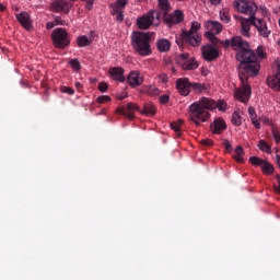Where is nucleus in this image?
I'll return each mask as SVG.
<instances>
[{
    "label": "nucleus",
    "mask_w": 280,
    "mask_h": 280,
    "mask_svg": "<svg viewBox=\"0 0 280 280\" xmlns=\"http://www.w3.org/2000/svg\"><path fill=\"white\" fill-rule=\"evenodd\" d=\"M220 47H232L236 52V60H238V78L242 82V88L235 91V97L243 104H246L250 97L252 88L247 84L249 78L258 75L260 65H258L256 54L249 49V44L241 36H234L230 39L222 40Z\"/></svg>",
    "instance_id": "f257e3e1"
},
{
    "label": "nucleus",
    "mask_w": 280,
    "mask_h": 280,
    "mask_svg": "<svg viewBox=\"0 0 280 280\" xmlns=\"http://www.w3.org/2000/svg\"><path fill=\"white\" fill-rule=\"evenodd\" d=\"M215 108L225 110L226 103L224 101L215 102L212 98L201 97L189 106V120L195 124L196 127H200L201 124H205L210 119L208 110H214Z\"/></svg>",
    "instance_id": "f03ea898"
},
{
    "label": "nucleus",
    "mask_w": 280,
    "mask_h": 280,
    "mask_svg": "<svg viewBox=\"0 0 280 280\" xmlns=\"http://www.w3.org/2000/svg\"><path fill=\"white\" fill-rule=\"evenodd\" d=\"M152 36L150 33L136 32L131 35V45L135 52L139 56H150L152 48L150 47V40Z\"/></svg>",
    "instance_id": "7ed1b4c3"
},
{
    "label": "nucleus",
    "mask_w": 280,
    "mask_h": 280,
    "mask_svg": "<svg viewBox=\"0 0 280 280\" xmlns=\"http://www.w3.org/2000/svg\"><path fill=\"white\" fill-rule=\"evenodd\" d=\"M198 30H200V24L198 22H192L189 31H183L179 36L182 44L187 43L191 47H199L201 43V37L198 35Z\"/></svg>",
    "instance_id": "20e7f679"
},
{
    "label": "nucleus",
    "mask_w": 280,
    "mask_h": 280,
    "mask_svg": "<svg viewBox=\"0 0 280 280\" xmlns=\"http://www.w3.org/2000/svg\"><path fill=\"white\" fill-rule=\"evenodd\" d=\"M161 12L150 10L147 14L137 20L139 30H150L151 25H159L161 23Z\"/></svg>",
    "instance_id": "39448f33"
},
{
    "label": "nucleus",
    "mask_w": 280,
    "mask_h": 280,
    "mask_svg": "<svg viewBox=\"0 0 280 280\" xmlns=\"http://www.w3.org/2000/svg\"><path fill=\"white\" fill-rule=\"evenodd\" d=\"M205 28L207 30L205 36L214 47H220L223 40H220L215 34H220L222 32V24L215 21H207L205 23Z\"/></svg>",
    "instance_id": "423d86ee"
},
{
    "label": "nucleus",
    "mask_w": 280,
    "mask_h": 280,
    "mask_svg": "<svg viewBox=\"0 0 280 280\" xmlns=\"http://www.w3.org/2000/svg\"><path fill=\"white\" fill-rule=\"evenodd\" d=\"M51 40L57 49H65L71 45V37L67 30L58 27L51 33Z\"/></svg>",
    "instance_id": "0eeeda50"
},
{
    "label": "nucleus",
    "mask_w": 280,
    "mask_h": 280,
    "mask_svg": "<svg viewBox=\"0 0 280 280\" xmlns=\"http://www.w3.org/2000/svg\"><path fill=\"white\" fill-rule=\"evenodd\" d=\"M234 7L241 14H247L249 19H256L257 5L252 1L236 0Z\"/></svg>",
    "instance_id": "6e6552de"
},
{
    "label": "nucleus",
    "mask_w": 280,
    "mask_h": 280,
    "mask_svg": "<svg viewBox=\"0 0 280 280\" xmlns=\"http://www.w3.org/2000/svg\"><path fill=\"white\" fill-rule=\"evenodd\" d=\"M163 21L168 27L178 25V23H183L184 21V13L180 10H175L172 14L166 13L163 15Z\"/></svg>",
    "instance_id": "1a4fd4ad"
},
{
    "label": "nucleus",
    "mask_w": 280,
    "mask_h": 280,
    "mask_svg": "<svg viewBox=\"0 0 280 280\" xmlns=\"http://www.w3.org/2000/svg\"><path fill=\"white\" fill-rule=\"evenodd\" d=\"M249 162L254 166H260L265 175H271L273 173V166L262 159L250 156Z\"/></svg>",
    "instance_id": "9d476101"
},
{
    "label": "nucleus",
    "mask_w": 280,
    "mask_h": 280,
    "mask_svg": "<svg viewBox=\"0 0 280 280\" xmlns=\"http://www.w3.org/2000/svg\"><path fill=\"white\" fill-rule=\"evenodd\" d=\"M234 19L236 21H240V23H241V34L243 36L248 37L249 30H250L252 25H254V21H256V18L255 19H252V18L245 19L241 15H234Z\"/></svg>",
    "instance_id": "9b49d317"
},
{
    "label": "nucleus",
    "mask_w": 280,
    "mask_h": 280,
    "mask_svg": "<svg viewBox=\"0 0 280 280\" xmlns=\"http://www.w3.org/2000/svg\"><path fill=\"white\" fill-rule=\"evenodd\" d=\"M178 63L182 66L184 71H194L197 69L198 63L195 59L188 58V54H182L178 59Z\"/></svg>",
    "instance_id": "f8f14e48"
},
{
    "label": "nucleus",
    "mask_w": 280,
    "mask_h": 280,
    "mask_svg": "<svg viewBox=\"0 0 280 280\" xmlns=\"http://www.w3.org/2000/svg\"><path fill=\"white\" fill-rule=\"evenodd\" d=\"M137 110H139V105H137L135 103H128L126 107L122 106V107L118 108L117 113L119 115H124L129 120H133L135 113H137Z\"/></svg>",
    "instance_id": "ddd939ff"
},
{
    "label": "nucleus",
    "mask_w": 280,
    "mask_h": 280,
    "mask_svg": "<svg viewBox=\"0 0 280 280\" xmlns=\"http://www.w3.org/2000/svg\"><path fill=\"white\" fill-rule=\"evenodd\" d=\"M202 58L207 60V62H212V60H217L219 57V52L215 47L212 45H206L201 48Z\"/></svg>",
    "instance_id": "4468645a"
},
{
    "label": "nucleus",
    "mask_w": 280,
    "mask_h": 280,
    "mask_svg": "<svg viewBox=\"0 0 280 280\" xmlns=\"http://www.w3.org/2000/svg\"><path fill=\"white\" fill-rule=\"evenodd\" d=\"M51 11L54 12H63L65 14H69V10H71V5L68 1L65 0H55L50 5Z\"/></svg>",
    "instance_id": "2eb2a0df"
},
{
    "label": "nucleus",
    "mask_w": 280,
    "mask_h": 280,
    "mask_svg": "<svg viewBox=\"0 0 280 280\" xmlns=\"http://www.w3.org/2000/svg\"><path fill=\"white\" fill-rule=\"evenodd\" d=\"M176 89L180 95H189L190 89H191V83L187 78H180L176 81Z\"/></svg>",
    "instance_id": "dca6fc26"
},
{
    "label": "nucleus",
    "mask_w": 280,
    "mask_h": 280,
    "mask_svg": "<svg viewBox=\"0 0 280 280\" xmlns=\"http://www.w3.org/2000/svg\"><path fill=\"white\" fill-rule=\"evenodd\" d=\"M210 130L213 135L219 136L226 130V124L222 118H215L210 125Z\"/></svg>",
    "instance_id": "f3484780"
},
{
    "label": "nucleus",
    "mask_w": 280,
    "mask_h": 280,
    "mask_svg": "<svg viewBox=\"0 0 280 280\" xmlns=\"http://www.w3.org/2000/svg\"><path fill=\"white\" fill-rule=\"evenodd\" d=\"M277 74L267 78V84L272 88L273 91H280V61L277 62Z\"/></svg>",
    "instance_id": "a211bd4d"
},
{
    "label": "nucleus",
    "mask_w": 280,
    "mask_h": 280,
    "mask_svg": "<svg viewBox=\"0 0 280 280\" xmlns=\"http://www.w3.org/2000/svg\"><path fill=\"white\" fill-rule=\"evenodd\" d=\"M16 20L19 21L20 25H22V27L27 30V32H31L33 24L27 12H21L20 14H16Z\"/></svg>",
    "instance_id": "6ab92c4d"
},
{
    "label": "nucleus",
    "mask_w": 280,
    "mask_h": 280,
    "mask_svg": "<svg viewBox=\"0 0 280 280\" xmlns=\"http://www.w3.org/2000/svg\"><path fill=\"white\" fill-rule=\"evenodd\" d=\"M127 82L133 88L141 86L143 84V78H141L138 71H131L127 78Z\"/></svg>",
    "instance_id": "aec40b11"
},
{
    "label": "nucleus",
    "mask_w": 280,
    "mask_h": 280,
    "mask_svg": "<svg viewBox=\"0 0 280 280\" xmlns=\"http://www.w3.org/2000/svg\"><path fill=\"white\" fill-rule=\"evenodd\" d=\"M109 75L116 82H126V77L124 75V69L119 67H114L109 69Z\"/></svg>",
    "instance_id": "412c9836"
},
{
    "label": "nucleus",
    "mask_w": 280,
    "mask_h": 280,
    "mask_svg": "<svg viewBox=\"0 0 280 280\" xmlns=\"http://www.w3.org/2000/svg\"><path fill=\"white\" fill-rule=\"evenodd\" d=\"M248 115L250 117V120H252V124L254 125V127L257 130H260L261 126H260L259 119L257 117V114L255 112V108L253 106L248 107Z\"/></svg>",
    "instance_id": "4be33fe9"
},
{
    "label": "nucleus",
    "mask_w": 280,
    "mask_h": 280,
    "mask_svg": "<svg viewBox=\"0 0 280 280\" xmlns=\"http://www.w3.org/2000/svg\"><path fill=\"white\" fill-rule=\"evenodd\" d=\"M156 47L159 51H162V52L170 51L171 43L167 39L162 38L156 42Z\"/></svg>",
    "instance_id": "5701e85b"
},
{
    "label": "nucleus",
    "mask_w": 280,
    "mask_h": 280,
    "mask_svg": "<svg viewBox=\"0 0 280 280\" xmlns=\"http://www.w3.org/2000/svg\"><path fill=\"white\" fill-rule=\"evenodd\" d=\"M159 7H160L161 14L163 16L170 13V10H171L170 0H159Z\"/></svg>",
    "instance_id": "b1692460"
},
{
    "label": "nucleus",
    "mask_w": 280,
    "mask_h": 280,
    "mask_svg": "<svg viewBox=\"0 0 280 280\" xmlns=\"http://www.w3.org/2000/svg\"><path fill=\"white\" fill-rule=\"evenodd\" d=\"M184 125V120L178 119L177 121L171 122V128L175 133L177 135L178 138L182 136V126Z\"/></svg>",
    "instance_id": "393cba45"
},
{
    "label": "nucleus",
    "mask_w": 280,
    "mask_h": 280,
    "mask_svg": "<svg viewBox=\"0 0 280 280\" xmlns=\"http://www.w3.org/2000/svg\"><path fill=\"white\" fill-rule=\"evenodd\" d=\"M234 153H235V154L233 155V159H234L237 163L243 164V163H244V158H243V155H244V150H243V148H242L241 145H237V147L235 148Z\"/></svg>",
    "instance_id": "a878e982"
},
{
    "label": "nucleus",
    "mask_w": 280,
    "mask_h": 280,
    "mask_svg": "<svg viewBox=\"0 0 280 280\" xmlns=\"http://www.w3.org/2000/svg\"><path fill=\"white\" fill-rule=\"evenodd\" d=\"M242 113L238 112V110H235L233 114H232V125L235 126V127H241L242 126V120H243V117H242Z\"/></svg>",
    "instance_id": "bb28decb"
},
{
    "label": "nucleus",
    "mask_w": 280,
    "mask_h": 280,
    "mask_svg": "<svg viewBox=\"0 0 280 280\" xmlns=\"http://www.w3.org/2000/svg\"><path fill=\"white\" fill-rule=\"evenodd\" d=\"M78 47H89L91 45V39L86 35L79 36L77 38Z\"/></svg>",
    "instance_id": "cd10ccee"
},
{
    "label": "nucleus",
    "mask_w": 280,
    "mask_h": 280,
    "mask_svg": "<svg viewBox=\"0 0 280 280\" xmlns=\"http://www.w3.org/2000/svg\"><path fill=\"white\" fill-rule=\"evenodd\" d=\"M220 20L222 23H229L231 21L229 9L224 8L220 11Z\"/></svg>",
    "instance_id": "c85d7f7f"
},
{
    "label": "nucleus",
    "mask_w": 280,
    "mask_h": 280,
    "mask_svg": "<svg viewBox=\"0 0 280 280\" xmlns=\"http://www.w3.org/2000/svg\"><path fill=\"white\" fill-rule=\"evenodd\" d=\"M258 148L261 152H265L267 154L271 153V147L265 140H259Z\"/></svg>",
    "instance_id": "c756f323"
},
{
    "label": "nucleus",
    "mask_w": 280,
    "mask_h": 280,
    "mask_svg": "<svg viewBox=\"0 0 280 280\" xmlns=\"http://www.w3.org/2000/svg\"><path fill=\"white\" fill-rule=\"evenodd\" d=\"M112 14L116 18V21H118V23L124 22V11L119 9H113Z\"/></svg>",
    "instance_id": "7c9ffc66"
},
{
    "label": "nucleus",
    "mask_w": 280,
    "mask_h": 280,
    "mask_svg": "<svg viewBox=\"0 0 280 280\" xmlns=\"http://www.w3.org/2000/svg\"><path fill=\"white\" fill-rule=\"evenodd\" d=\"M126 4H128V0H117L113 7V10L124 11V9L126 8Z\"/></svg>",
    "instance_id": "2f4dec72"
},
{
    "label": "nucleus",
    "mask_w": 280,
    "mask_h": 280,
    "mask_svg": "<svg viewBox=\"0 0 280 280\" xmlns=\"http://www.w3.org/2000/svg\"><path fill=\"white\" fill-rule=\"evenodd\" d=\"M69 65L71 69H73V71H80V69H82V65H80V60H78L77 58L71 59L69 61Z\"/></svg>",
    "instance_id": "473e14b6"
},
{
    "label": "nucleus",
    "mask_w": 280,
    "mask_h": 280,
    "mask_svg": "<svg viewBox=\"0 0 280 280\" xmlns=\"http://www.w3.org/2000/svg\"><path fill=\"white\" fill-rule=\"evenodd\" d=\"M254 26L260 32V30H264V27L267 26V23L262 19H256L254 20Z\"/></svg>",
    "instance_id": "72a5a7b5"
},
{
    "label": "nucleus",
    "mask_w": 280,
    "mask_h": 280,
    "mask_svg": "<svg viewBox=\"0 0 280 280\" xmlns=\"http://www.w3.org/2000/svg\"><path fill=\"white\" fill-rule=\"evenodd\" d=\"M191 90L196 93H202V91H206V85L200 83H191Z\"/></svg>",
    "instance_id": "f704fd0d"
},
{
    "label": "nucleus",
    "mask_w": 280,
    "mask_h": 280,
    "mask_svg": "<svg viewBox=\"0 0 280 280\" xmlns=\"http://www.w3.org/2000/svg\"><path fill=\"white\" fill-rule=\"evenodd\" d=\"M144 113L147 115H156V107L152 104L144 105Z\"/></svg>",
    "instance_id": "c9c22d12"
},
{
    "label": "nucleus",
    "mask_w": 280,
    "mask_h": 280,
    "mask_svg": "<svg viewBox=\"0 0 280 280\" xmlns=\"http://www.w3.org/2000/svg\"><path fill=\"white\" fill-rule=\"evenodd\" d=\"M258 58H261V59L266 58V54H265L264 48L261 46H258V48H257V55H256L257 65H259Z\"/></svg>",
    "instance_id": "e433bc0d"
},
{
    "label": "nucleus",
    "mask_w": 280,
    "mask_h": 280,
    "mask_svg": "<svg viewBox=\"0 0 280 280\" xmlns=\"http://www.w3.org/2000/svg\"><path fill=\"white\" fill-rule=\"evenodd\" d=\"M97 104H106V102H110V96L101 95L96 98Z\"/></svg>",
    "instance_id": "4c0bfd02"
},
{
    "label": "nucleus",
    "mask_w": 280,
    "mask_h": 280,
    "mask_svg": "<svg viewBox=\"0 0 280 280\" xmlns=\"http://www.w3.org/2000/svg\"><path fill=\"white\" fill-rule=\"evenodd\" d=\"M60 91L61 93H67L68 95H73L75 93V91L69 86H61Z\"/></svg>",
    "instance_id": "58836bf2"
},
{
    "label": "nucleus",
    "mask_w": 280,
    "mask_h": 280,
    "mask_svg": "<svg viewBox=\"0 0 280 280\" xmlns=\"http://www.w3.org/2000/svg\"><path fill=\"white\" fill-rule=\"evenodd\" d=\"M200 145L203 147V148H209V147L213 145V141L210 140V139H202L200 141Z\"/></svg>",
    "instance_id": "ea45409f"
},
{
    "label": "nucleus",
    "mask_w": 280,
    "mask_h": 280,
    "mask_svg": "<svg viewBox=\"0 0 280 280\" xmlns=\"http://www.w3.org/2000/svg\"><path fill=\"white\" fill-rule=\"evenodd\" d=\"M98 91H101V93H106V91H108V83L106 82L98 83Z\"/></svg>",
    "instance_id": "a19ab883"
},
{
    "label": "nucleus",
    "mask_w": 280,
    "mask_h": 280,
    "mask_svg": "<svg viewBox=\"0 0 280 280\" xmlns=\"http://www.w3.org/2000/svg\"><path fill=\"white\" fill-rule=\"evenodd\" d=\"M149 94L150 95H161V90H159V88H155V86H150Z\"/></svg>",
    "instance_id": "79ce46f5"
},
{
    "label": "nucleus",
    "mask_w": 280,
    "mask_h": 280,
    "mask_svg": "<svg viewBox=\"0 0 280 280\" xmlns=\"http://www.w3.org/2000/svg\"><path fill=\"white\" fill-rule=\"evenodd\" d=\"M270 33H271V32L268 30L267 26H265L264 28H261V30L259 31L260 36H264V38H268V36H269Z\"/></svg>",
    "instance_id": "37998d69"
},
{
    "label": "nucleus",
    "mask_w": 280,
    "mask_h": 280,
    "mask_svg": "<svg viewBox=\"0 0 280 280\" xmlns=\"http://www.w3.org/2000/svg\"><path fill=\"white\" fill-rule=\"evenodd\" d=\"M160 104H168L170 103V95L164 94L162 96H160Z\"/></svg>",
    "instance_id": "c03bdc74"
},
{
    "label": "nucleus",
    "mask_w": 280,
    "mask_h": 280,
    "mask_svg": "<svg viewBox=\"0 0 280 280\" xmlns=\"http://www.w3.org/2000/svg\"><path fill=\"white\" fill-rule=\"evenodd\" d=\"M223 147H224V149L226 150L228 153H231L232 150H233V148H232L231 143L229 142V140H224L223 141Z\"/></svg>",
    "instance_id": "a18cd8bd"
},
{
    "label": "nucleus",
    "mask_w": 280,
    "mask_h": 280,
    "mask_svg": "<svg viewBox=\"0 0 280 280\" xmlns=\"http://www.w3.org/2000/svg\"><path fill=\"white\" fill-rule=\"evenodd\" d=\"M159 80L160 82H162V84H167V74L165 73L160 74Z\"/></svg>",
    "instance_id": "49530a36"
},
{
    "label": "nucleus",
    "mask_w": 280,
    "mask_h": 280,
    "mask_svg": "<svg viewBox=\"0 0 280 280\" xmlns=\"http://www.w3.org/2000/svg\"><path fill=\"white\" fill-rule=\"evenodd\" d=\"M272 136L275 138L276 143L279 144L280 143V133L276 130H272Z\"/></svg>",
    "instance_id": "de8ad7c7"
},
{
    "label": "nucleus",
    "mask_w": 280,
    "mask_h": 280,
    "mask_svg": "<svg viewBox=\"0 0 280 280\" xmlns=\"http://www.w3.org/2000/svg\"><path fill=\"white\" fill-rule=\"evenodd\" d=\"M83 1H86V8H88V10H91L93 8V2L95 0H83Z\"/></svg>",
    "instance_id": "09e8293b"
},
{
    "label": "nucleus",
    "mask_w": 280,
    "mask_h": 280,
    "mask_svg": "<svg viewBox=\"0 0 280 280\" xmlns=\"http://www.w3.org/2000/svg\"><path fill=\"white\" fill-rule=\"evenodd\" d=\"M56 27V23L55 22H48L47 24H46V28L47 30H54Z\"/></svg>",
    "instance_id": "8fccbe9b"
},
{
    "label": "nucleus",
    "mask_w": 280,
    "mask_h": 280,
    "mask_svg": "<svg viewBox=\"0 0 280 280\" xmlns=\"http://www.w3.org/2000/svg\"><path fill=\"white\" fill-rule=\"evenodd\" d=\"M55 23L56 25H65V23L62 22V20H60V18H56Z\"/></svg>",
    "instance_id": "3c124183"
},
{
    "label": "nucleus",
    "mask_w": 280,
    "mask_h": 280,
    "mask_svg": "<svg viewBox=\"0 0 280 280\" xmlns=\"http://www.w3.org/2000/svg\"><path fill=\"white\" fill-rule=\"evenodd\" d=\"M74 86H75V89H77L78 91H82V83L75 82V83H74Z\"/></svg>",
    "instance_id": "603ef678"
},
{
    "label": "nucleus",
    "mask_w": 280,
    "mask_h": 280,
    "mask_svg": "<svg viewBox=\"0 0 280 280\" xmlns=\"http://www.w3.org/2000/svg\"><path fill=\"white\" fill-rule=\"evenodd\" d=\"M213 5H218L222 0H209Z\"/></svg>",
    "instance_id": "864d4df0"
},
{
    "label": "nucleus",
    "mask_w": 280,
    "mask_h": 280,
    "mask_svg": "<svg viewBox=\"0 0 280 280\" xmlns=\"http://www.w3.org/2000/svg\"><path fill=\"white\" fill-rule=\"evenodd\" d=\"M5 10H7V7L0 3V12H5Z\"/></svg>",
    "instance_id": "5fc2aeb1"
},
{
    "label": "nucleus",
    "mask_w": 280,
    "mask_h": 280,
    "mask_svg": "<svg viewBox=\"0 0 280 280\" xmlns=\"http://www.w3.org/2000/svg\"><path fill=\"white\" fill-rule=\"evenodd\" d=\"M276 160H277V164H278V166L280 168V155H277Z\"/></svg>",
    "instance_id": "6e6d98bb"
},
{
    "label": "nucleus",
    "mask_w": 280,
    "mask_h": 280,
    "mask_svg": "<svg viewBox=\"0 0 280 280\" xmlns=\"http://www.w3.org/2000/svg\"><path fill=\"white\" fill-rule=\"evenodd\" d=\"M278 184H279L278 192L280 194V177H278Z\"/></svg>",
    "instance_id": "4d7b16f0"
},
{
    "label": "nucleus",
    "mask_w": 280,
    "mask_h": 280,
    "mask_svg": "<svg viewBox=\"0 0 280 280\" xmlns=\"http://www.w3.org/2000/svg\"><path fill=\"white\" fill-rule=\"evenodd\" d=\"M126 96H119L118 100H124Z\"/></svg>",
    "instance_id": "13d9d810"
},
{
    "label": "nucleus",
    "mask_w": 280,
    "mask_h": 280,
    "mask_svg": "<svg viewBox=\"0 0 280 280\" xmlns=\"http://www.w3.org/2000/svg\"><path fill=\"white\" fill-rule=\"evenodd\" d=\"M175 1L184 2V1H187V0H175Z\"/></svg>",
    "instance_id": "bf43d9fd"
},
{
    "label": "nucleus",
    "mask_w": 280,
    "mask_h": 280,
    "mask_svg": "<svg viewBox=\"0 0 280 280\" xmlns=\"http://www.w3.org/2000/svg\"><path fill=\"white\" fill-rule=\"evenodd\" d=\"M267 122H268V119L266 118V119H265V124H267Z\"/></svg>",
    "instance_id": "052dcab7"
},
{
    "label": "nucleus",
    "mask_w": 280,
    "mask_h": 280,
    "mask_svg": "<svg viewBox=\"0 0 280 280\" xmlns=\"http://www.w3.org/2000/svg\"><path fill=\"white\" fill-rule=\"evenodd\" d=\"M172 71L175 72V68H172Z\"/></svg>",
    "instance_id": "680f3d73"
},
{
    "label": "nucleus",
    "mask_w": 280,
    "mask_h": 280,
    "mask_svg": "<svg viewBox=\"0 0 280 280\" xmlns=\"http://www.w3.org/2000/svg\"><path fill=\"white\" fill-rule=\"evenodd\" d=\"M278 45L280 46V39L278 40Z\"/></svg>",
    "instance_id": "e2e57ef3"
},
{
    "label": "nucleus",
    "mask_w": 280,
    "mask_h": 280,
    "mask_svg": "<svg viewBox=\"0 0 280 280\" xmlns=\"http://www.w3.org/2000/svg\"><path fill=\"white\" fill-rule=\"evenodd\" d=\"M176 43H177V45H179V42H178V40H176Z\"/></svg>",
    "instance_id": "0e129e2a"
},
{
    "label": "nucleus",
    "mask_w": 280,
    "mask_h": 280,
    "mask_svg": "<svg viewBox=\"0 0 280 280\" xmlns=\"http://www.w3.org/2000/svg\"><path fill=\"white\" fill-rule=\"evenodd\" d=\"M279 25H280V18H279Z\"/></svg>",
    "instance_id": "69168bd1"
},
{
    "label": "nucleus",
    "mask_w": 280,
    "mask_h": 280,
    "mask_svg": "<svg viewBox=\"0 0 280 280\" xmlns=\"http://www.w3.org/2000/svg\"><path fill=\"white\" fill-rule=\"evenodd\" d=\"M279 10H280V5H279Z\"/></svg>",
    "instance_id": "338daca9"
}]
</instances>
